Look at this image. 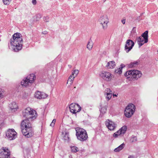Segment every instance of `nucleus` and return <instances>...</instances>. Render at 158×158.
Wrapping results in <instances>:
<instances>
[{"label":"nucleus","mask_w":158,"mask_h":158,"mask_svg":"<svg viewBox=\"0 0 158 158\" xmlns=\"http://www.w3.org/2000/svg\"><path fill=\"white\" fill-rule=\"evenodd\" d=\"M23 39L21 34L19 33H15L10 41L11 47L14 51L18 52L22 48Z\"/></svg>","instance_id":"1"},{"label":"nucleus","mask_w":158,"mask_h":158,"mask_svg":"<svg viewBox=\"0 0 158 158\" xmlns=\"http://www.w3.org/2000/svg\"><path fill=\"white\" fill-rule=\"evenodd\" d=\"M29 119H25L23 120L21 123L22 133L26 138H30L33 135V131L31 124Z\"/></svg>","instance_id":"2"},{"label":"nucleus","mask_w":158,"mask_h":158,"mask_svg":"<svg viewBox=\"0 0 158 158\" xmlns=\"http://www.w3.org/2000/svg\"><path fill=\"white\" fill-rule=\"evenodd\" d=\"M124 76L130 81L137 80L142 76L141 72L136 70H130L127 71L124 74Z\"/></svg>","instance_id":"3"},{"label":"nucleus","mask_w":158,"mask_h":158,"mask_svg":"<svg viewBox=\"0 0 158 158\" xmlns=\"http://www.w3.org/2000/svg\"><path fill=\"white\" fill-rule=\"evenodd\" d=\"M23 116L27 119L33 120L36 118L37 114L36 111L30 107L26 108L23 112Z\"/></svg>","instance_id":"4"},{"label":"nucleus","mask_w":158,"mask_h":158,"mask_svg":"<svg viewBox=\"0 0 158 158\" xmlns=\"http://www.w3.org/2000/svg\"><path fill=\"white\" fill-rule=\"evenodd\" d=\"M76 135L79 140L83 142L86 140L88 138V135L86 131L82 128H76Z\"/></svg>","instance_id":"5"},{"label":"nucleus","mask_w":158,"mask_h":158,"mask_svg":"<svg viewBox=\"0 0 158 158\" xmlns=\"http://www.w3.org/2000/svg\"><path fill=\"white\" fill-rule=\"evenodd\" d=\"M135 106L132 104H130L126 106L124 110V115L126 117L130 118L134 114L135 110Z\"/></svg>","instance_id":"6"},{"label":"nucleus","mask_w":158,"mask_h":158,"mask_svg":"<svg viewBox=\"0 0 158 158\" xmlns=\"http://www.w3.org/2000/svg\"><path fill=\"white\" fill-rule=\"evenodd\" d=\"M98 22L101 25L102 29L105 30L107 27V24L109 22V19L107 16L103 15L99 18Z\"/></svg>","instance_id":"7"},{"label":"nucleus","mask_w":158,"mask_h":158,"mask_svg":"<svg viewBox=\"0 0 158 158\" xmlns=\"http://www.w3.org/2000/svg\"><path fill=\"white\" fill-rule=\"evenodd\" d=\"M100 77L105 81H110L112 79V75L107 71H102L100 74Z\"/></svg>","instance_id":"8"},{"label":"nucleus","mask_w":158,"mask_h":158,"mask_svg":"<svg viewBox=\"0 0 158 158\" xmlns=\"http://www.w3.org/2000/svg\"><path fill=\"white\" fill-rule=\"evenodd\" d=\"M69 108L70 112L73 114L80 112L81 110V107L78 104L75 103L70 104Z\"/></svg>","instance_id":"9"},{"label":"nucleus","mask_w":158,"mask_h":158,"mask_svg":"<svg viewBox=\"0 0 158 158\" xmlns=\"http://www.w3.org/2000/svg\"><path fill=\"white\" fill-rule=\"evenodd\" d=\"M10 153L8 149L2 148L0 149V158H10Z\"/></svg>","instance_id":"10"},{"label":"nucleus","mask_w":158,"mask_h":158,"mask_svg":"<svg viewBox=\"0 0 158 158\" xmlns=\"http://www.w3.org/2000/svg\"><path fill=\"white\" fill-rule=\"evenodd\" d=\"M17 133L14 129H9L7 131L6 136L10 140L15 139Z\"/></svg>","instance_id":"11"},{"label":"nucleus","mask_w":158,"mask_h":158,"mask_svg":"<svg viewBox=\"0 0 158 158\" xmlns=\"http://www.w3.org/2000/svg\"><path fill=\"white\" fill-rule=\"evenodd\" d=\"M134 45V42L131 40H128L126 42L125 50L127 52H128L133 48Z\"/></svg>","instance_id":"12"},{"label":"nucleus","mask_w":158,"mask_h":158,"mask_svg":"<svg viewBox=\"0 0 158 158\" xmlns=\"http://www.w3.org/2000/svg\"><path fill=\"white\" fill-rule=\"evenodd\" d=\"M127 127L126 126L122 127L119 130L113 134V136L114 138H117L121 135L124 134L126 132Z\"/></svg>","instance_id":"13"},{"label":"nucleus","mask_w":158,"mask_h":158,"mask_svg":"<svg viewBox=\"0 0 158 158\" xmlns=\"http://www.w3.org/2000/svg\"><path fill=\"white\" fill-rule=\"evenodd\" d=\"M106 125L108 129L110 131L114 130L116 127V124L113 122L107 119L106 122Z\"/></svg>","instance_id":"14"},{"label":"nucleus","mask_w":158,"mask_h":158,"mask_svg":"<svg viewBox=\"0 0 158 158\" xmlns=\"http://www.w3.org/2000/svg\"><path fill=\"white\" fill-rule=\"evenodd\" d=\"M35 97L39 99H44L48 97V95L44 92L37 91L34 94Z\"/></svg>","instance_id":"15"},{"label":"nucleus","mask_w":158,"mask_h":158,"mask_svg":"<svg viewBox=\"0 0 158 158\" xmlns=\"http://www.w3.org/2000/svg\"><path fill=\"white\" fill-rule=\"evenodd\" d=\"M10 110L12 112H15L18 109L17 104L15 102L10 103L9 105Z\"/></svg>","instance_id":"16"},{"label":"nucleus","mask_w":158,"mask_h":158,"mask_svg":"<svg viewBox=\"0 0 158 158\" xmlns=\"http://www.w3.org/2000/svg\"><path fill=\"white\" fill-rule=\"evenodd\" d=\"M136 40L139 47L143 45L144 43H147L145 42V41L144 40V38L141 36L137 38Z\"/></svg>","instance_id":"17"},{"label":"nucleus","mask_w":158,"mask_h":158,"mask_svg":"<svg viewBox=\"0 0 158 158\" xmlns=\"http://www.w3.org/2000/svg\"><path fill=\"white\" fill-rule=\"evenodd\" d=\"M26 77L29 81L30 83L32 84L34 82L36 78V76L35 74H32L28 75Z\"/></svg>","instance_id":"18"},{"label":"nucleus","mask_w":158,"mask_h":158,"mask_svg":"<svg viewBox=\"0 0 158 158\" xmlns=\"http://www.w3.org/2000/svg\"><path fill=\"white\" fill-rule=\"evenodd\" d=\"M75 77L73 76V75H70L69 77L68 78L67 84L69 87L70 86L73 84V81H74Z\"/></svg>","instance_id":"19"},{"label":"nucleus","mask_w":158,"mask_h":158,"mask_svg":"<svg viewBox=\"0 0 158 158\" xmlns=\"http://www.w3.org/2000/svg\"><path fill=\"white\" fill-rule=\"evenodd\" d=\"M21 85L23 86L27 87L29 85L30 82L27 79V77L25 78L21 82Z\"/></svg>","instance_id":"20"},{"label":"nucleus","mask_w":158,"mask_h":158,"mask_svg":"<svg viewBox=\"0 0 158 158\" xmlns=\"http://www.w3.org/2000/svg\"><path fill=\"white\" fill-rule=\"evenodd\" d=\"M115 66V62L114 61H111L107 63L106 67L108 69H113Z\"/></svg>","instance_id":"21"},{"label":"nucleus","mask_w":158,"mask_h":158,"mask_svg":"<svg viewBox=\"0 0 158 158\" xmlns=\"http://www.w3.org/2000/svg\"><path fill=\"white\" fill-rule=\"evenodd\" d=\"M93 46V41L90 39L89 40L87 43L86 48L89 50L91 51L92 49Z\"/></svg>","instance_id":"22"},{"label":"nucleus","mask_w":158,"mask_h":158,"mask_svg":"<svg viewBox=\"0 0 158 158\" xmlns=\"http://www.w3.org/2000/svg\"><path fill=\"white\" fill-rule=\"evenodd\" d=\"M148 31H145L141 35V36L142 37L145 41V42H148Z\"/></svg>","instance_id":"23"},{"label":"nucleus","mask_w":158,"mask_h":158,"mask_svg":"<svg viewBox=\"0 0 158 158\" xmlns=\"http://www.w3.org/2000/svg\"><path fill=\"white\" fill-rule=\"evenodd\" d=\"M125 146V144L123 143L120 145L117 148H115L114 151L115 152H119L122 150Z\"/></svg>","instance_id":"24"},{"label":"nucleus","mask_w":158,"mask_h":158,"mask_svg":"<svg viewBox=\"0 0 158 158\" xmlns=\"http://www.w3.org/2000/svg\"><path fill=\"white\" fill-rule=\"evenodd\" d=\"M139 62L137 61H135L132 62H131L130 64H128V67L130 68H132L134 67H135L139 64Z\"/></svg>","instance_id":"25"},{"label":"nucleus","mask_w":158,"mask_h":158,"mask_svg":"<svg viewBox=\"0 0 158 158\" xmlns=\"http://www.w3.org/2000/svg\"><path fill=\"white\" fill-rule=\"evenodd\" d=\"M71 151L72 152L76 153L79 151V148L76 146H73L70 147Z\"/></svg>","instance_id":"26"},{"label":"nucleus","mask_w":158,"mask_h":158,"mask_svg":"<svg viewBox=\"0 0 158 158\" xmlns=\"http://www.w3.org/2000/svg\"><path fill=\"white\" fill-rule=\"evenodd\" d=\"M63 139L65 142H68L69 140V134L68 133H65L63 137Z\"/></svg>","instance_id":"27"},{"label":"nucleus","mask_w":158,"mask_h":158,"mask_svg":"<svg viewBox=\"0 0 158 158\" xmlns=\"http://www.w3.org/2000/svg\"><path fill=\"white\" fill-rule=\"evenodd\" d=\"M112 93H107L106 94H104L106 98L107 99V101H109L110 100L112 97Z\"/></svg>","instance_id":"28"},{"label":"nucleus","mask_w":158,"mask_h":158,"mask_svg":"<svg viewBox=\"0 0 158 158\" xmlns=\"http://www.w3.org/2000/svg\"><path fill=\"white\" fill-rule=\"evenodd\" d=\"M79 71L78 69H75L72 73L71 75H73V76L76 77L79 73Z\"/></svg>","instance_id":"29"},{"label":"nucleus","mask_w":158,"mask_h":158,"mask_svg":"<svg viewBox=\"0 0 158 158\" xmlns=\"http://www.w3.org/2000/svg\"><path fill=\"white\" fill-rule=\"evenodd\" d=\"M137 141V138L136 137L134 136H132L130 139V141L131 143H133Z\"/></svg>","instance_id":"30"},{"label":"nucleus","mask_w":158,"mask_h":158,"mask_svg":"<svg viewBox=\"0 0 158 158\" xmlns=\"http://www.w3.org/2000/svg\"><path fill=\"white\" fill-rule=\"evenodd\" d=\"M122 68H118L117 69H116L115 71L116 73L120 74L122 73Z\"/></svg>","instance_id":"31"},{"label":"nucleus","mask_w":158,"mask_h":158,"mask_svg":"<svg viewBox=\"0 0 158 158\" xmlns=\"http://www.w3.org/2000/svg\"><path fill=\"white\" fill-rule=\"evenodd\" d=\"M12 0H2L4 4L5 5H8L9 4Z\"/></svg>","instance_id":"32"},{"label":"nucleus","mask_w":158,"mask_h":158,"mask_svg":"<svg viewBox=\"0 0 158 158\" xmlns=\"http://www.w3.org/2000/svg\"><path fill=\"white\" fill-rule=\"evenodd\" d=\"M112 93V91L110 90V88H107L106 89L104 92V94H106L107 93Z\"/></svg>","instance_id":"33"},{"label":"nucleus","mask_w":158,"mask_h":158,"mask_svg":"<svg viewBox=\"0 0 158 158\" xmlns=\"http://www.w3.org/2000/svg\"><path fill=\"white\" fill-rule=\"evenodd\" d=\"M4 97V92L0 89V99H2Z\"/></svg>","instance_id":"34"},{"label":"nucleus","mask_w":158,"mask_h":158,"mask_svg":"<svg viewBox=\"0 0 158 158\" xmlns=\"http://www.w3.org/2000/svg\"><path fill=\"white\" fill-rule=\"evenodd\" d=\"M29 157H30V156L29 154H27L24 156L25 158H29Z\"/></svg>","instance_id":"35"},{"label":"nucleus","mask_w":158,"mask_h":158,"mask_svg":"<svg viewBox=\"0 0 158 158\" xmlns=\"http://www.w3.org/2000/svg\"><path fill=\"white\" fill-rule=\"evenodd\" d=\"M125 66V65L123 64H122L120 65V68H122V69Z\"/></svg>","instance_id":"36"},{"label":"nucleus","mask_w":158,"mask_h":158,"mask_svg":"<svg viewBox=\"0 0 158 158\" xmlns=\"http://www.w3.org/2000/svg\"><path fill=\"white\" fill-rule=\"evenodd\" d=\"M32 3L33 4L35 5L36 3V0H32Z\"/></svg>","instance_id":"37"},{"label":"nucleus","mask_w":158,"mask_h":158,"mask_svg":"<svg viewBox=\"0 0 158 158\" xmlns=\"http://www.w3.org/2000/svg\"><path fill=\"white\" fill-rule=\"evenodd\" d=\"M125 19H123L121 20V22L123 24H124L125 23Z\"/></svg>","instance_id":"38"},{"label":"nucleus","mask_w":158,"mask_h":158,"mask_svg":"<svg viewBox=\"0 0 158 158\" xmlns=\"http://www.w3.org/2000/svg\"><path fill=\"white\" fill-rule=\"evenodd\" d=\"M55 125V124L54 123H52V122L51 123V124H50V126L52 127H53Z\"/></svg>","instance_id":"39"},{"label":"nucleus","mask_w":158,"mask_h":158,"mask_svg":"<svg viewBox=\"0 0 158 158\" xmlns=\"http://www.w3.org/2000/svg\"><path fill=\"white\" fill-rule=\"evenodd\" d=\"M56 121V119H54L52 122V123H53L55 124Z\"/></svg>","instance_id":"40"},{"label":"nucleus","mask_w":158,"mask_h":158,"mask_svg":"<svg viewBox=\"0 0 158 158\" xmlns=\"http://www.w3.org/2000/svg\"><path fill=\"white\" fill-rule=\"evenodd\" d=\"M117 95H118V94H113V97H117Z\"/></svg>","instance_id":"41"},{"label":"nucleus","mask_w":158,"mask_h":158,"mask_svg":"<svg viewBox=\"0 0 158 158\" xmlns=\"http://www.w3.org/2000/svg\"><path fill=\"white\" fill-rule=\"evenodd\" d=\"M128 158H134L133 156H129Z\"/></svg>","instance_id":"42"},{"label":"nucleus","mask_w":158,"mask_h":158,"mask_svg":"<svg viewBox=\"0 0 158 158\" xmlns=\"http://www.w3.org/2000/svg\"><path fill=\"white\" fill-rule=\"evenodd\" d=\"M106 1L107 0H102V2L104 3L106 2Z\"/></svg>","instance_id":"43"},{"label":"nucleus","mask_w":158,"mask_h":158,"mask_svg":"<svg viewBox=\"0 0 158 158\" xmlns=\"http://www.w3.org/2000/svg\"><path fill=\"white\" fill-rule=\"evenodd\" d=\"M103 110H106V109H105V108H102L101 109V111L102 112Z\"/></svg>","instance_id":"44"},{"label":"nucleus","mask_w":158,"mask_h":158,"mask_svg":"<svg viewBox=\"0 0 158 158\" xmlns=\"http://www.w3.org/2000/svg\"><path fill=\"white\" fill-rule=\"evenodd\" d=\"M46 33H47V32H44V33H43V34H46Z\"/></svg>","instance_id":"45"},{"label":"nucleus","mask_w":158,"mask_h":158,"mask_svg":"<svg viewBox=\"0 0 158 158\" xmlns=\"http://www.w3.org/2000/svg\"><path fill=\"white\" fill-rule=\"evenodd\" d=\"M46 33H47V32H44V33H43V34H46Z\"/></svg>","instance_id":"46"},{"label":"nucleus","mask_w":158,"mask_h":158,"mask_svg":"<svg viewBox=\"0 0 158 158\" xmlns=\"http://www.w3.org/2000/svg\"><path fill=\"white\" fill-rule=\"evenodd\" d=\"M68 66H69V67L70 68H71V65H69Z\"/></svg>","instance_id":"47"},{"label":"nucleus","mask_w":158,"mask_h":158,"mask_svg":"<svg viewBox=\"0 0 158 158\" xmlns=\"http://www.w3.org/2000/svg\"><path fill=\"white\" fill-rule=\"evenodd\" d=\"M103 87H104V85H103Z\"/></svg>","instance_id":"48"}]
</instances>
